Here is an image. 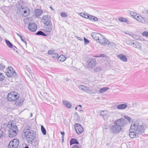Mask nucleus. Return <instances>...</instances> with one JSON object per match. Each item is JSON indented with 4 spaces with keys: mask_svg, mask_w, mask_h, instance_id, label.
I'll use <instances>...</instances> for the list:
<instances>
[{
    "mask_svg": "<svg viewBox=\"0 0 148 148\" xmlns=\"http://www.w3.org/2000/svg\"><path fill=\"white\" fill-rule=\"evenodd\" d=\"M23 132L28 143L32 142L35 137L36 132L32 130L31 127L29 125L25 127Z\"/></svg>",
    "mask_w": 148,
    "mask_h": 148,
    "instance_id": "obj_1",
    "label": "nucleus"
},
{
    "mask_svg": "<svg viewBox=\"0 0 148 148\" xmlns=\"http://www.w3.org/2000/svg\"><path fill=\"white\" fill-rule=\"evenodd\" d=\"M7 126L9 128L8 131L9 137L13 138L18 133L17 127L16 125L14 124L8 123Z\"/></svg>",
    "mask_w": 148,
    "mask_h": 148,
    "instance_id": "obj_2",
    "label": "nucleus"
},
{
    "mask_svg": "<svg viewBox=\"0 0 148 148\" xmlns=\"http://www.w3.org/2000/svg\"><path fill=\"white\" fill-rule=\"evenodd\" d=\"M130 130H134L138 134H142L144 132V127L137 122H134L131 125Z\"/></svg>",
    "mask_w": 148,
    "mask_h": 148,
    "instance_id": "obj_3",
    "label": "nucleus"
},
{
    "mask_svg": "<svg viewBox=\"0 0 148 148\" xmlns=\"http://www.w3.org/2000/svg\"><path fill=\"white\" fill-rule=\"evenodd\" d=\"M78 88L80 90L90 95L95 94L97 92V90L96 88H94L91 89L89 87L83 85H79Z\"/></svg>",
    "mask_w": 148,
    "mask_h": 148,
    "instance_id": "obj_4",
    "label": "nucleus"
},
{
    "mask_svg": "<svg viewBox=\"0 0 148 148\" xmlns=\"http://www.w3.org/2000/svg\"><path fill=\"white\" fill-rule=\"evenodd\" d=\"M41 95V99L42 100H45L46 101L51 103H54L55 102L53 95H50L48 94L47 92H40Z\"/></svg>",
    "mask_w": 148,
    "mask_h": 148,
    "instance_id": "obj_5",
    "label": "nucleus"
},
{
    "mask_svg": "<svg viewBox=\"0 0 148 148\" xmlns=\"http://www.w3.org/2000/svg\"><path fill=\"white\" fill-rule=\"evenodd\" d=\"M19 9V13L20 15L25 17L27 16L29 14L30 10L29 8L27 7L21 6Z\"/></svg>",
    "mask_w": 148,
    "mask_h": 148,
    "instance_id": "obj_6",
    "label": "nucleus"
},
{
    "mask_svg": "<svg viewBox=\"0 0 148 148\" xmlns=\"http://www.w3.org/2000/svg\"><path fill=\"white\" fill-rule=\"evenodd\" d=\"M18 95L16 92H12L8 94L7 99L10 101H14L18 98Z\"/></svg>",
    "mask_w": 148,
    "mask_h": 148,
    "instance_id": "obj_7",
    "label": "nucleus"
},
{
    "mask_svg": "<svg viewBox=\"0 0 148 148\" xmlns=\"http://www.w3.org/2000/svg\"><path fill=\"white\" fill-rule=\"evenodd\" d=\"M119 126L116 124H114L112 125L110 128L111 132L114 134H117L119 133L122 130Z\"/></svg>",
    "mask_w": 148,
    "mask_h": 148,
    "instance_id": "obj_8",
    "label": "nucleus"
},
{
    "mask_svg": "<svg viewBox=\"0 0 148 148\" xmlns=\"http://www.w3.org/2000/svg\"><path fill=\"white\" fill-rule=\"evenodd\" d=\"M127 121L124 119L121 118L116 120L114 123V124H116L117 125L119 126L122 128L125 125H126Z\"/></svg>",
    "mask_w": 148,
    "mask_h": 148,
    "instance_id": "obj_9",
    "label": "nucleus"
},
{
    "mask_svg": "<svg viewBox=\"0 0 148 148\" xmlns=\"http://www.w3.org/2000/svg\"><path fill=\"white\" fill-rule=\"evenodd\" d=\"M96 63V61L95 59H89L87 61L86 65L88 68H92L95 67Z\"/></svg>",
    "mask_w": 148,
    "mask_h": 148,
    "instance_id": "obj_10",
    "label": "nucleus"
},
{
    "mask_svg": "<svg viewBox=\"0 0 148 148\" xmlns=\"http://www.w3.org/2000/svg\"><path fill=\"white\" fill-rule=\"evenodd\" d=\"M97 42H99L103 46H105L110 44V42L105 37L101 35V36L99 38Z\"/></svg>",
    "mask_w": 148,
    "mask_h": 148,
    "instance_id": "obj_11",
    "label": "nucleus"
},
{
    "mask_svg": "<svg viewBox=\"0 0 148 148\" xmlns=\"http://www.w3.org/2000/svg\"><path fill=\"white\" fill-rule=\"evenodd\" d=\"M19 144V141L16 139H14L9 143L8 148H16L18 147Z\"/></svg>",
    "mask_w": 148,
    "mask_h": 148,
    "instance_id": "obj_12",
    "label": "nucleus"
},
{
    "mask_svg": "<svg viewBox=\"0 0 148 148\" xmlns=\"http://www.w3.org/2000/svg\"><path fill=\"white\" fill-rule=\"evenodd\" d=\"M75 129L77 134H80L82 133L84 131L83 127L79 123H76L75 125Z\"/></svg>",
    "mask_w": 148,
    "mask_h": 148,
    "instance_id": "obj_13",
    "label": "nucleus"
},
{
    "mask_svg": "<svg viewBox=\"0 0 148 148\" xmlns=\"http://www.w3.org/2000/svg\"><path fill=\"white\" fill-rule=\"evenodd\" d=\"M28 29L31 32H34L37 29V26L35 23L30 22L29 23Z\"/></svg>",
    "mask_w": 148,
    "mask_h": 148,
    "instance_id": "obj_14",
    "label": "nucleus"
},
{
    "mask_svg": "<svg viewBox=\"0 0 148 148\" xmlns=\"http://www.w3.org/2000/svg\"><path fill=\"white\" fill-rule=\"evenodd\" d=\"M82 17L85 18H97L96 17L86 12H82L79 13Z\"/></svg>",
    "mask_w": 148,
    "mask_h": 148,
    "instance_id": "obj_15",
    "label": "nucleus"
},
{
    "mask_svg": "<svg viewBox=\"0 0 148 148\" xmlns=\"http://www.w3.org/2000/svg\"><path fill=\"white\" fill-rule=\"evenodd\" d=\"M8 69L6 72V75L8 77H10L12 75L15 76L16 73L13 70V69L11 67H8Z\"/></svg>",
    "mask_w": 148,
    "mask_h": 148,
    "instance_id": "obj_16",
    "label": "nucleus"
},
{
    "mask_svg": "<svg viewBox=\"0 0 148 148\" xmlns=\"http://www.w3.org/2000/svg\"><path fill=\"white\" fill-rule=\"evenodd\" d=\"M129 14L132 16L134 18H143V17L140 15L138 14H137L136 12L133 11H130L129 12Z\"/></svg>",
    "mask_w": 148,
    "mask_h": 148,
    "instance_id": "obj_17",
    "label": "nucleus"
},
{
    "mask_svg": "<svg viewBox=\"0 0 148 148\" xmlns=\"http://www.w3.org/2000/svg\"><path fill=\"white\" fill-rule=\"evenodd\" d=\"M91 35L93 38L97 41L98 40L100 37V38L101 36V34L95 32L92 33Z\"/></svg>",
    "mask_w": 148,
    "mask_h": 148,
    "instance_id": "obj_18",
    "label": "nucleus"
},
{
    "mask_svg": "<svg viewBox=\"0 0 148 148\" xmlns=\"http://www.w3.org/2000/svg\"><path fill=\"white\" fill-rule=\"evenodd\" d=\"M117 57L119 58L120 60L124 62H125L127 61V59L123 54L122 53L120 54L117 55Z\"/></svg>",
    "mask_w": 148,
    "mask_h": 148,
    "instance_id": "obj_19",
    "label": "nucleus"
},
{
    "mask_svg": "<svg viewBox=\"0 0 148 148\" xmlns=\"http://www.w3.org/2000/svg\"><path fill=\"white\" fill-rule=\"evenodd\" d=\"M129 45H132L133 46L135 47L138 49L139 50H141L142 49L140 45V44L138 42H131V44L127 43Z\"/></svg>",
    "mask_w": 148,
    "mask_h": 148,
    "instance_id": "obj_20",
    "label": "nucleus"
},
{
    "mask_svg": "<svg viewBox=\"0 0 148 148\" xmlns=\"http://www.w3.org/2000/svg\"><path fill=\"white\" fill-rule=\"evenodd\" d=\"M43 13L42 11L39 9H36L35 10L34 15L37 17L41 15Z\"/></svg>",
    "mask_w": 148,
    "mask_h": 148,
    "instance_id": "obj_21",
    "label": "nucleus"
},
{
    "mask_svg": "<svg viewBox=\"0 0 148 148\" xmlns=\"http://www.w3.org/2000/svg\"><path fill=\"white\" fill-rule=\"evenodd\" d=\"M138 134L136 132H131L129 133V136L130 138H134L138 136Z\"/></svg>",
    "mask_w": 148,
    "mask_h": 148,
    "instance_id": "obj_22",
    "label": "nucleus"
},
{
    "mask_svg": "<svg viewBox=\"0 0 148 148\" xmlns=\"http://www.w3.org/2000/svg\"><path fill=\"white\" fill-rule=\"evenodd\" d=\"M63 103L64 106L68 108H70L72 106L71 103L67 101H63Z\"/></svg>",
    "mask_w": 148,
    "mask_h": 148,
    "instance_id": "obj_23",
    "label": "nucleus"
},
{
    "mask_svg": "<svg viewBox=\"0 0 148 148\" xmlns=\"http://www.w3.org/2000/svg\"><path fill=\"white\" fill-rule=\"evenodd\" d=\"M41 21L46 26L52 24L50 21L49 19H41Z\"/></svg>",
    "mask_w": 148,
    "mask_h": 148,
    "instance_id": "obj_24",
    "label": "nucleus"
},
{
    "mask_svg": "<svg viewBox=\"0 0 148 148\" xmlns=\"http://www.w3.org/2000/svg\"><path fill=\"white\" fill-rule=\"evenodd\" d=\"M127 105L125 104H122L119 105L117 106V108L119 110H123L127 107Z\"/></svg>",
    "mask_w": 148,
    "mask_h": 148,
    "instance_id": "obj_25",
    "label": "nucleus"
},
{
    "mask_svg": "<svg viewBox=\"0 0 148 148\" xmlns=\"http://www.w3.org/2000/svg\"><path fill=\"white\" fill-rule=\"evenodd\" d=\"M23 102V99H18L15 102V104L17 106H21Z\"/></svg>",
    "mask_w": 148,
    "mask_h": 148,
    "instance_id": "obj_26",
    "label": "nucleus"
},
{
    "mask_svg": "<svg viewBox=\"0 0 148 148\" xmlns=\"http://www.w3.org/2000/svg\"><path fill=\"white\" fill-rule=\"evenodd\" d=\"M137 20L141 23H147L148 24V19H136Z\"/></svg>",
    "mask_w": 148,
    "mask_h": 148,
    "instance_id": "obj_27",
    "label": "nucleus"
},
{
    "mask_svg": "<svg viewBox=\"0 0 148 148\" xmlns=\"http://www.w3.org/2000/svg\"><path fill=\"white\" fill-rule=\"evenodd\" d=\"M79 144L78 141L75 138H72L70 141V145H72L73 144Z\"/></svg>",
    "mask_w": 148,
    "mask_h": 148,
    "instance_id": "obj_28",
    "label": "nucleus"
},
{
    "mask_svg": "<svg viewBox=\"0 0 148 148\" xmlns=\"http://www.w3.org/2000/svg\"><path fill=\"white\" fill-rule=\"evenodd\" d=\"M109 89V88L107 87H103L100 89L99 92L101 94L103 93Z\"/></svg>",
    "mask_w": 148,
    "mask_h": 148,
    "instance_id": "obj_29",
    "label": "nucleus"
},
{
    "mask_svg": "<svg viewBox=\"0 0 148 148\" xmlns=\"http://www.w3.org/2000/svg\"><path fill=\"white\" fill-rule=\"evenodd\" d=\"M52 29L53 27L52 25V24H51V25H50L47 26L46 31V32H50L52 30Z\"/></svg>",
    "mask_w": 148,
    "mask_h": 148,
    "instance_id": "obj_30",
    "label": "nucleus"
},
{
    "mask_svg": "<svg viewBox=\"0 0 148 148\" xmlns=\"http://www.w3.org/2000/svg\"><path fill=\"white\" fill-rule=\"evenodd\" d=\"M121 22H125L127 24H132V23L130 22L127 19H117Z\"/></svg>",
    "mask_w": 148,
    "mask_h": 148,
    "instance_id": "obj_31",
    "label": "nucleus"
},
{
    "mask_svg": "<svg viewBox=\"0 0 148 148\" xmlns=\"http://www.w3.org/2000/svg\"><path fill=\"white\" fill-rule=\"evenodd\" d=\"M66 57L63 55H61L58 58V60L61 62L64 61L66 59Z\"/></svg>",
    "mask_w": 148,
    "mask_h": 148,
    "instance_id": "obj_32",
    "label": "nucleus"
},
{
    "mask_svg": "<svg viewBox=\"0 0 148 148\" xmlns=\"http://www.w3.org/2000/svg\"><path fill=\"white\" fill-rule=\"evenodd\" d=\"M6 43L8 46L10 48H12L13 47V45L11 42L9 40L5 39V40Z\"/></svg>",
    "mask_w": 148,
    "mask_h": 148,
    "instance_id": "obj_33",
    "label": "nucleus"
},
{
    "mask_svg": "<svg viewBox=\"0 0 148 148\" xmlns=\"http://www.w3.org/2000/svg\"><path fill=\"white\" fill-rule=\"evenodd\" d=\"M2 71H0V81H3L5 78V75L1 72Z\"/></svg>",
    "mask_w": 148,
    "mask_h": 148,
    "instance_id": "obj_34",
    "label": "nucleus"
},
{
    "mask_svg": "<svg viewBox=\"0 0 148 148\" xmlns=\"http://www.w3.org/2000/svg\"><path fill=\"white\" fill-rule=\"evenodd\" d=\"M36 34L37 35H41L45 36H47L45 33L41 31L38 32L36 33Z\"/></svg>",
    "mask_w": 148,
    "mask_h": 148,
    "instance_id": "obj_35",
    "label": "nucleus"
},
{
    "mask_svg": "<svg viewBox=\"0 0 148 148\" xmlns=\"http://www.w3.org/2000/svg\"><path fill=\"white\" fill-rule=\"evenodd\" d=\"M41 128L42 134L44 135H46V130L43 125L41 126Z\"/></svg>",
    "mask_w": 148,
    "mask_h": 148,
    "instance_id": "obj_36",
    "label": "nucleus"
},
{
    "mask_svg": "<svg viewBox=\"0 0 148 148\" xmlns=\"http://www.w3.org/2000/svg\"><path fill=\"white\" fill-rule=\"evenodd\" d=\"M32 145L35 148H36L38 145V143L36 141H34L32 143Z\"/></svg>",
    "mask_w": 148,
    "mask_h": 148,
    "instance_id": "obj_37",
    "label": "nucleus"
},
{
    "mask_svg": "<svg viewBox=\"0 0 148 148\" xmlns=\"http://www.w3.org/2000/svg\"><path fill=\"white\" fill-rule=\"evenodd\" d=\"M51 56L53 59H56L58 57V55L57 53H54L51 55Z\"/></svg>",
    "mask_w": 148,
    "mask_h": 148,
    "instance_id": "obj_38",
    "label": "nucleus"
},
{
    "mask_svg": "<svg viewBox=\"0 0 148 148\" xmlns=\"http://www.w3.org/2000/svg\"><path fill=\"white\" fill-rule=\"evenodd\" d=\"M101 68L100 67H97L94 68V71L97 72H100L101 70Z\"/></svg>",
    "mask_w": 148,
    "mask_h": 148,
    "instance_id": "obj_39",
    "label": "nucleus"
},
{
    "mask_svg": "<svg viewBox=\"0 0 148 148\" xmlns=\"http://www.w3.org/2000/svg\"><path fill=\"white\" fill-rule=\"evenodd\" d=\"M5 66L2 63H0V71H2V70L5 68Z\"/></svg>",
    "mask_w": 148,
    "mask_h": 148,
    "instance_id": "obj_40",
    "label": "nucleus"
},
{
    "mask_svg": "<svg viewBox=\"0 0 148 148\" xmlns=\"http://www.w3.org/2000/svg\"><path fill=\"white\" fill-rule=\"evenodd\" d=\"M142 35L143 36L148 37V32L144 31L142 33Z\"/></svg>",
    "mask_w": 148,
    "mask_h": 148,
    "instance_id": "obj_41",
    "label": "nucleus"
},
{
    "mask_svg": "<svg viewBox=\"0 0 148 148\" xmlns=\"http://www.w3.org/2000/svg\"><path fill=\"white\" fill-rule=\"evenodd\" d=\"M132 37L134 38V39H136V40H138L139 39V36L135 35H133L132 34V36H131Z\"/></svg>",
    "mask_w": 148,
    "mask_h": 148,
    "instance_id": "obj_42",
    "label": "nucleus"
},
{
    "mask_svg": "<svg viewBox=\"0 0 148 148\" xmlns=\"http://www.w3.org/2000/svg\"><path fill=\"white\" fill-rule=\"evenodd\" d=\"M61 16L64 18L66 17L67 16V14L64 12H62L60 14Z\"/></svg>",
    "mask_w": 148,
    "mask_h": 148,
    "instance_id": "obj_43",
    "label": "nucleus"
},
{
    "mask_svg": "<svg viewBox=\"0 0 148 148\" xmlns=\"http://www.w3.org/2000/svg\"><path fill=\"white\" fill-rule=\"evenodd\" d=\"M54 53V50L51 49L48 51V53L49 54L52 55Z\"/></svg>",
    "mask_w": 148,
    "mask_h": 148,
    "instance_id": "obj_44",
    "label": "nucleus"
},
{
    "mask_svg": "<svg viewBox=\"0 0 148 148\" xmlns=\"http://www.w3.org/2000/svg\"><path fill=\"white\" fill-rule=\"evenodd\" d=\"M106 57V56L104 54H100L99 56H96V57H97V58H99V57L104 58Z\"/></svg>",
    "mask_w": 148,
    "mask_h": 148,
    "instance_id": "obj_45",
    "label": "nucleus"
},
{
    "mask_svg": "<svg viewBox=\"0 0 148 148\" xmlns=\"http://www.w3.org/2000/svg\"><path fill=\"white\" fill-rule=\"evenodd\" d=\"M30 21V19H24V21L26 24H27L28 23H30L29 22Z\"/></svg>",
    "mask_w": 148,
    "mask_h": 148,
    "instance_id": "obj_46",
    "label": "nucleus"
},
{
    "mask_svg": "<svg viewBox=\"0 0 148 148\" xmlns=\"http://www.w3.org/2000/svg\"><path fill=\"white\" fill-rule=\"evenodd\" d=\"M84 43L87 45L88 44L89 42V41L87 39H86V38H84Z\"/></svg>",
    "mask_w": 148,
    "mask_h": 148,
    "instance_id": "obj_47",
    "label": "nucleus"
},
{
    "mask_svg": "<svg viewBox=\"0 0 148 148\" xmlns=\"http://www.w3.org/2000/svg\"><path fill=\"white\" fill-rule=\"evenodd\" d=\"M124 118H125V119H127L128 121H130L131 120V119L130 118V117H129L128 116H124Z\"/></svg>",
    "mask_w": 148,
    "mask_h": 148,
    "instance_id": "obj_48",
    "label": "nucleus"
},
{
    "mask_svg": "<svg viewBox=\"0 0 148 148\" xmlns=\"http://www.w3.org/2000/svg\"><path fill=\"white\" fill-rule=\"evenodd\" d=\"M18 5H19V7H18V8H19V9H20V7H21V6H23V2L21 1H19V2H18Z\"/></svg>",
    "mask_w": 148,
    "mask_h": 148,
    "instance_id": "obj_49",
    "label": "nucleus"
},
{
    "mask_svg": "<svg viewBox=\"0 0 148 148\" xmlns=\"http://www.w3.org/2000/svg\"><path fill=\"white\" fill-rule=\"evenodd\" d=\"M124 33L125 34H128L130 36H132V33L131 32H129L128 31H125Z\"/></svg>",
    "mask_w": 148,
    "mask_h": 148,
    "instance_id": "obj_50",
    "label": "nucleus"
},
{
    "mask_svg": "<svg viewBox=\"0 0 148 148\" xmlns=\"http://www.w3.org/2000/svg\"><path fill=\"white\" fill-rule=\"evenodd\" d=\"M3 134V131L0 129V138L1 137Z\"/></svg>",
    "mask_w": 148,
    "mask_h": 148,
    "instance_id": "obj_51",
    "label": "nucleus"
},
{
    "mask_svg": "<svg viewBox=\"0 0 148 148\" xmlns=\"http://www.w3.org/2000/svg\"><path fill=\"white\" fill-rule=\"evenodd\" d=\"M98 19H89L90 22H95L97 21Z\"/></svg>",
    "mask_w": 148,
    "mask_h": 148,
    "instance_id": "obj_52",
    "label": "nucleus"
},
{
    "mask_svg": "<svg viewBox=\"0 0 148 148\" xmlns=\"http://www.w3.org/2000/svg\"><path fill=\"white\" fill-rule=\"evenodd\" d=\"M71 148H80L77 145H73Z\"/></svg>",
    "mask_w": 148,
    "mask_h": 148,
    "instance_id": "obj_53",
    "label": "nucleus"
},
{
    "mask_svg": "<svg viewBox=\"0 0 148 148\" xmlns=\"http://www.w3.org/2000/svg\"><path fill=\"white\" fill-rule=\"evenodd\" d=\"M21 40H22L24 43H25L26 44L27 42L25 39H23L22 37V38H21Z\"/></svg>",
    "mask_w": 148,
    "mask_h": 148,
    "instance_id": "obj_54",
    "label": "nucleus"
},
{
    "mask_svg": "<svg viewBox=\"0 0 148 148\" xmlns=\"http://www.w3.org/2000/svg\"><path fill=\"white\" fill-rule=\"evenodd\" d=\"M71 69H72L73 70L75 71H76L77 69V68H76L75 67H73V66L71 67Z\"/></svg>",
    "mask_w": 148,
    "mask_h": 148,
    "instance_id": "obj_55",
    "label": "nucleus"
},
{
    "mask_svg": "<svg viewBox=\"0 0 148 148\" xmlns=\"http://www.w3.org/2000/svg\"><path fill=\"white\" fill-rule=\"evenodd\" d=\"M76 37L79 40H83L82 38H81V37H78L77 36H76Z\"/></svg>",
    "mask_w": 148,
    "mask_h": 148,
    "instance_id": "obj_56",
    "label": "nucleus"
},
{
    "mask_svg": "<svg viewBox=\"0 0 148 148\" xmlns=\"http://www.w3.org/2000/svg\"><path fill=\"white\" fill-rule=\"evenodd\" d=\"M108 126L107 125L104 126L103 127V129H108Z\"/></svg>",
    "mask_w": 148,
    "mask_h": 148,
    "instance_id": "obj_57",
    "label": "nucleus"
},
{
    "mask_svg": "<svg viewBox=\"0 0 148 148\" xmlns=\"http://www.w3.org/2000/svg\"><path fill=\"white\" fill-rule=\"evenodd\" d=\"M48 18V16L47 15H45L44 16H43V17L42 18Z\"/></svg>",
    "mask_w": 148,
    "mask_h": 148,
    "instance_id": "obj_58",
    "label": "nucleus"
},
{
    "mask_svg": "<svg viewBox=\"0 0 148 148\" xmlns=\"http://www.w3.org/2000/svg\"><path fill=\"white\" fill-rule=\"evenodd\" d=\"M0 30H3L4 32H5V30L1 26V28H0Z\"/></svg>",
    "mask_w": 148,
    "mask_h": 148,
    "instance_id": "obj_59",
    "label": "nucleus"
},
{
    "mask_svg": "<svg viewBox=\"0 0 148 148\" xmlns=\"http://www.w3.org/2000/svg\"><path fill=\"white\" fill-rule=\"evenodd\" d=\"M61 134L63 136L64 135V132H61Z\"/></svg>",
    "mask_w": 148,
    "mask_h": 148,
    "instance_id": "obj_60",
    "label": "nucleus"
},
{
    "mask_svg": "<svg viewBox=\"0 0 148 148\" xmlns=\"http://www.w3.org/2000/svg\"><path fill=\"white\" fill-rule=\"evenodd\" d=\"M16 34H17V35H18V36H19L20 37V38H22V36H21L19 35L18 33H16Z\"/></svg>",
    "mask_w": 148,
    "mask_h": 148,
    "instance_id": "obj_61",
    "label": "nucleus"
},
{
    "mask_svg": "<svg viewBox=\"0 0 148 148\" xmlns=\"http://www.w3.org/2000/svg\"><path fill=\"white\" fill-rule=\"evenodd\" d=\"M2 40H3L2 38L0 36V42H1Z\"/></svg>",
    "mask_w": 148,
    "mask_h": 148,
    "instance_id": "obj_62",
    "label": "nucleus"
},
{
    "mask_svg": "<svg viewBox=\"0 0 148 148\" xmlns=\"http://www.w3.org/2000/svg\"><path fill=\"white\" fill-rule=\"evenodd\" d=\"M106 14L107 15V16H106V18L109 17V16L110 15V14Z\"/></svg>",
    "mask_w": 148,
    "mask_h": 148,
    "instance_id": "obj_63",
    "label": "nucleus"
},
{
    "mask_svg": "<svg viewBox=\"0 0 148 148\" xmlns=\"http://www.w3.org/2000/svg\"><path fill=\"white\" fill-rule=\"evenodd\" d=\"M50 9H51L52 10H54V9H53L52 7H51V6H50Z\"/></svg>",
    "mask_w": 148,
    "mask_h": 148,
    "instance_id": "obj_64",
    "label": "nucleus"
}]
</instances>
